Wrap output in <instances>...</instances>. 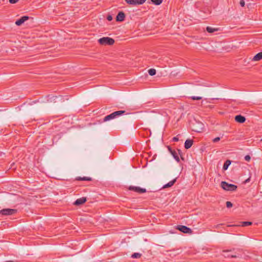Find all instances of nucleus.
Segmentation results:
<instances>
[{"mask_svg":"<svg viewBox=\"0 0 262 262\" xmlns=\"http://www.w3.org/2000/svg\"><path fill=\"white\" fill-rule=\"evenodd\" d=\"M221 138L220 137H216L213 139L212 141L214 143L217 142L220 140Z\"/></svg>","mask_w":262,"mask_h":262,"instance_id":"c85d7f7f","label":"nucleus"},{"mask_svg":"<svg viewBox=\"0 0 262 262\" xmlns=\"http://www.w3.org/2000/svg\"><path fill=\"white\" fill-rule=\"evenodd\" d=\"M6 262H14L13 261H11V260H8V261H6Z\"/></svg>","mask_w":262,"mask_h":262,"instance_id":"c9c22d12","label":"nucleus"},{"mask_svg":"<svg viewBox=\"0 0 262 262\" xmlns=\"http://www.w3.org/2000/svg\"><path fill=\"white\" fill-rule=\"evenodd\" d=\"M176 180H177V178L176 179H174L173 180L170 181V182H169L168 183L166 184L165 185H164L162 188L164 189V188H169V187H171L172 186H173L174 185V184L176 183Z\"/></svg>","mask_w":262,"mask_h":262,"instance_id":"2eb2a0df","label":"nucleus"},{"mask_svg":"<svg viewBox=\"0 0 262 262\" xmlns=\"http://www.w3.org/2000/svg\"><path fill=\"white\" fill-rule=\"evenodd\" d=\"M151 1L152 4L156 5H159L162 3L163 0H151Z\"/></svg>","mask_w":262,"mask_h":262,"instance_id":"4be33fe9","label":"nucleus"},{"mask_svg":"<svg viewBox=\"0 0 262 262\" xmlns=\"http://www.w3.org/2000/svg\"><path fill=\"white\" fill-rule=\"evenodd\" d=\"M148 72L150 76H154L156 74V71L155 69H150L148 70Z\"/></svg>","mask_w":262,"mask_h":262,"instance_id":"412c9836","label":"nucleus"},{"mask_svg":"<svg viewBox=\"0 0 262 262\" xmlns=\"http://www.w3.org/2000/svg\"><path fill=\"white\" fill-rule=\"evenodd\" d=\"M86 201V199L85 197H82L79 199H77L74 204L76 206H79L84 204Z\"/></svg>","mask_w":262,"mask_h":262,"instance_id":"f8f14e48","label":"nucleus"},{"mask_svg":"<svg viewBox=\"0 0 262 262\" xmlns=\"http://www.w3.org/2000/svg\"><path fill=\"white\" fill-rule=\"evenodd\" d=\"M125 113V111H118L114 112L112 114L106 116L103 119V121L106 122L110 120L115 119L116 117L124 114Z\"/></svg>","mask_w":262,"mask_h":262,"instance_id":"f257e3e1","label":"nucleus"},{"mask_svg":"<svg viewBox=\"0 0 262 262\" xmlns=\"http://www.w3.org/2000/svg\"><path fill=\"white\" fill-rule=\"evenodd\" d=\"M178 152H179V155H180L181 157V159L182 160H184L183 158L182 157V151L180 149H178ZM171 154L172 155L173 157L174 158V159L178 162H180V158L179 157V156H178V154L177 152L176 151H175L174 150L173 151H172V152L171 153Z\"/></svg>","mask_w":262,"mask_h":262,"instance_id":"6e6552de","label":"nucleus"},{"mask_svg":"<svg viewBox=\"0 0 262 262\" xmlns=\"http://www.w3.org/2000/svg\"><path fill=\"white\" fill-rule=\"evenodd\" d=\"M241 224V226L246 227L252 225V223L251 222H243Z\"/></svg>","mask_w":262,"mask_h":262,"instance_id":"5701e85b","label":"nucleus"},{"mask_svg":"<svg viewBox=\"0 0 262 262\" xmlns=\"http://www.w3.org/2000/svg\"><path fill=\"white\" fill-rule=\"evenodd\" d=\"M141 256V254L139 253H134L132 255V257L133 258H139Z\"/></svg>","mask_w":262,"mask_h":262,"instance_id":"b1692460","label":"nucleus"},{"mask_svg":"<svg viewBox=\"0 0 262 262\" xmlns=\"http://www.w3.org/2000/svg\"><path fill=\"white\" fill-rule=\"evenodd\" d=\"M98 42L101 45H113L115 40L114 39L108 37H103L98 39Z\"/></svg>","mask_w":262,"mask_h":262,"instance_id":"7ed1b4c3","label":"nucleus"},{"mask_svg":"<svg viewBox=\"0 0 262 262\" xmlns=\"http://www.w3.org/2000/svg\"><path fill=\"white\" fill-rule=\"evenodd\" d=\"M213 100H214V99H218V98H212Z\"/></svg>","mask_w":262,"mask_h":262,"instance_id":"e433bc0d","label":"nucleus"},{"mask_svg":"<svg viewBox=\"0 0 262 262\" xmlns=\"http://www.w3.org/2000/svg\"><path fill=\"white\" fill-rule=\"evenodd\" d=\"M168 150L169 151V152H170V153H171V152H172V151H173V150H172V149H171V148L170 147H169V146H168Z\"/></svg>","mask_w":262,"mask_h":262,"instance_id":"f704fd0d","label":"nucleus"},{"mask_svg":"<svg viewBox=\"0 0 262 262\" xmlns=\"http://www.w3.org/2000/svg\"><path fill=\"white\" fill-rule=\"evenodd\" d=\"M53 98H54V99H53L54 100H55V99H59L60 100H62V97L60 95L59 96H53Z\"/></svg>","mask_w":262,"mask_h":262,"instance_id":"bb28decb","label":"nucleus"},{"mask_svg":"<svg viewBox=\"0 0 262 262\" xmlns=\"http://www.w3.org/2000/svg\"><path fill=\"white\" fill-rule=\"evenodd\" d=\"M233 206L232 203L231 202L227 201L226 202V206L227 208H231Z\"/></svg>","mask_w":262,"mask_h":262,"instance_id":"a878e982","label":"nucleus"},{"mask_svg":"<svg viewBox=\"0 0 262 262\" xmlns=\"http://www.w3.org/2000/svg\"><path fill=\"white\" fill-rule=\"evenodd\" d=\"M107 19L108 20V21H111L112 19H113V17L112 15H108L107 16Z\"/></svg>","mask_w":262,"mask_h":262,"instance_id":"2f4dec72","label":"nucleus"},{"mask_svg":"<svg viewBox=\"0 0 262 262\" xmlns=\"http://www.w3.org/2000/svg\"><path fill=\"white\" fill-rule=\"evenodd\" d=\"M172 141H174V142H177L179 141V138L178 137H174L173 138H172Z\"/></svg>","mask_w":262,"mask_h":262,"instance_id":"473e14b6","label":"nucleus"},{"mask_svg":"<svg viewBox=\"0 0 262 262\" xmlns=\"http://www.w3.org/2000/svg\"><path fill=\"white\" fill-rule=\"evenodd\" d=\"M231 250H225L223 251V253H225V254H223V256L227 258H236L238 257V256L236 255V254H230L228 253L229 252H231Z\"/></svg>","mask_w":262,"mask_h":262,"instance_id":"1a4fd4ad","label":"nucleus"},{"mask_svg":"<svg viewBox=\"0 0 262 262\" xmlns=\"http://www.w3.org/2000/svg\"><path fill=\"white\" fill-rule=\"evenodd\" d=\"M239 4L242 7H244L245 5L244 0H241Z\"/></svg>","mask_w":262,"mask_h":262,"instance_id":"c756f323","label":"nucleus"},{"mask_svg":"<svg viewBox=\"0 0 262 262\" xmlns=\"http://www.w3.org/2000/svg\"><path fill=\"white\" fill-rule=\"evenodd\" d=\"M193 144V140L187 139L185 141L184 143V147L186 149L190 148Z\"/></svg>","mask_w":262,"mask_h":262,"instance_id":"4468645a","label":"nucleus"},{"mask_svg":"<svg viewBox=\"0 0 262 262\" xmlns=\"http://www.w3.org/2000/svg\"><path fill=\"white\" fill-rule=\"evenodd\" d=\"M198 124L200 125L199 128H197V127H193L192 130L194 132L200 133L202 132L203 128V124L201 122H197Z\"/></svg>","mask_w":262,"mask_h":262,"instance_id":"f3484780","label":"nucleus"},{"mask_svg":"<svg viewBox=\"0 0 262 262\" xmlns=\"http://www.w3.org/2000/svg\"><path fill=\"white\" fill-rule=\"evenodd\" d=\"M219 30V28H212L211 27H210V26H207L206 27V31L208 32V33H213L215 31H218Z\"/></svg>","mask_w":262,"mask_h":262,"instance_id":"a211bd4d","label":"nucleus"},{"mask_svg":"<svg viewBox=\"0 0 262 262\" xmlns=\"http://www.w3.org/2000/svg\"><path fill=\"white\" fill-rule=\"evenodd\" d=\"M17 212V210L14 209L6 208L0 210V214L3 215H13Z\"/></svg>","mask_w":262,"mask_h":262,"instance_id":"20e7f679","label":"nucleus"},{"mask_svg":"<svg viewBox=\"0 0 262 262\" xmlns=\"http://www.w3.org/2000/svg\"><path fill=\"white\" fill-rule=\"evenodd\" d=\"M231 161L229 160H227L225 161V162L224 164L223 169L224 170H226L228 169L229 166L231 164Z\"/></svg>","mask_w":262,"mask_h":262,"instance_id":"aec40b11","label":"nucleus"},{"mask_svg":"<svg viewBox=\"0 0 262 262\" xmlns=\"http://www.w3.org/2000/svg\"><path fill=\"white\" fill-rule=\"evenodd\" d=\"M125 17V13L123 11H120L116 18L117 21H122L124 20Z\"/></svg>","mask_w":262,"mask_h":262,"instance_id":"9d476101","label":"nucleus"},{"mask_svg":"<svg viewBox=\"0 0 262 262\" xmlns=\"http://www.w3.org/2000/svg\"><path fill=\"white\" fill-rule=\"evenodd\" d=\"M29 19V16H23L19 19L15 21V24L18 26H21L25 21Z\"/></svg>","mask_w":262,"mask_h":262,"instance_id":"9b49d317","label":"nucleus"},{"mask_svg":"<svg viewBox=\"0 0 262 262\" xmlns=\"http://www.w3.org/2000/svg\"><path fill=\"white\" fill-rule=\"evenodd\" d=\"M19 0H9V3L11 4H15L18 2Z\"/></svg>","mask_w":262,"mask_h":262,"instance_id":"7c9ffc66","label":"nucleus"},{"mask_svg":"<svg viewBox=\"0 0 262 262\" xmlns=\"http://www.w3.org/2000/svg\"><path fill=\"white\" fill-rule=\"evenodd\" d=\"M76 179V180H78V181H91L92 180V179L91 178L87 177H78Z\"/></svg>","mask_w":262,"mask_h":262,"instance_id":"6ab92c4d","label":"nucleus"},{"mask_svg":"<svg viewBox=\"0 0 262 262\" xmlns=\"http://www.w3.org/2000/svg\"><path fill=\"white\" fill-rule=\"evenodd\" d=\"M221 225H222V224H217V225H215V226H214V228H219L220 227V226H221Z\"/></svg>","mask_w":262,"mask_h":262,"instance_id":"72a5a7b5","label":"nucleus"},{"mask_svg":"<svg viewBox=\"0 0 262 262\" xmlns=\"http://www.w3.org/2000/svg\"><path fill=\"white\" fill-rule=\"evenodd\" d=\"M176 229L184 233L191 234L192 232V230L190 228L183 225H178Z\"/></svg>","mask_w":262,"mask_h":262,"instance_id":"39448f33","label":"nucleus"},{"mask_svg":"<svg viewBox=\"0 0 262 262\" xmlns=\"http://www.w3.org/2000/svg\"><path fill=\"white\" fill-rule=\"evenodd\" d=\"M129 190L134 191L139 193H143L146 192V190L145 188H142L139 187L130 186L128 187Z\"/></svg>","mask_w":262,"mask_h":262,"instance_id":"423d86ee","label":"nucleus"},{"mask_svg":"<svg viewBox=\"0 0 262 262\" xmlns=\"http://www.w3.org/2000/svg\"><path fill=\"white\" fill-rule=\"evenodd\" d=\"M250 159H251V157L249 155H246L245 157V160L246 161H249L250 160Z\"/></svg>","mask_w":262,"mask_h":262,"instance_id":"cd10ccee","label":"nucleus"},{"mask_svg":"<svg viewBox=\"0 0 262 262\" xmlns=\"http://www.w3.org/2000/svg\"><path fill=\"white\" fill-rule=\"evenodd\" d=\"M235 120L238 123H243L245 122L246 118L244 116L238 115L235 117Z\"/></svg>","mask_w":262,"mask_h":262,"instance_id":"ddd939ff","label":"nucleus"},{"mask_svg":"<svg viewBox=\"0 0 262 262\" xmlns=\"http://www.w3.org/2000/svg\"><path fill=\"white\" fill-rule=\"evenodd\" d=\"M262 59V52L256 54L252 58V61H257Z\"/></svg>","mask_w":262,"mask_h":262,"instance_id":"dca6fc26","label":"nucleus"},{"mask_svg":"<svg viewBox=\"0 0 262 262\" xmlns=\"http://www.w3.org/2000/svg\"><path fill=\"white\" fill-rule=\"evenodd\" d=\"M146 0H125V2L131 5L136 6L144 4Z\"/></svg>","mask_w":262,"mask_h":262,"instance_id":"0eeeda50","label":"nucleus"},{"mask_svg":"<svg viewBox=\"0 0 262 262\" xmlns=\"http://www.w3.org/2000/svg\"><path fill=\"white\" fill-rule=\"evenodd\" d=\"M221 186L223 189L231 191L236 190L237 188L236 185L232 184H229L225 181H222L221 182Z\"/></svg>","mask_w":262,"mask_h":262,"instance_id":"f03ea898","label":"nucleus"},{"mask_svg":"<svg viewBox=\"0 0 262 262\" xmlns=\"http://www.w3.org/2000/svg\"><path fill=\"white\" fill-rule=\"evenodd\" d=\"M190 98L193 100H200L202 99V97L200 96H191Z\"/></svg>","mask_w":262,"mask_h":262,"instance_id":"393cba45","label":"nucleus"}]
</instances>
